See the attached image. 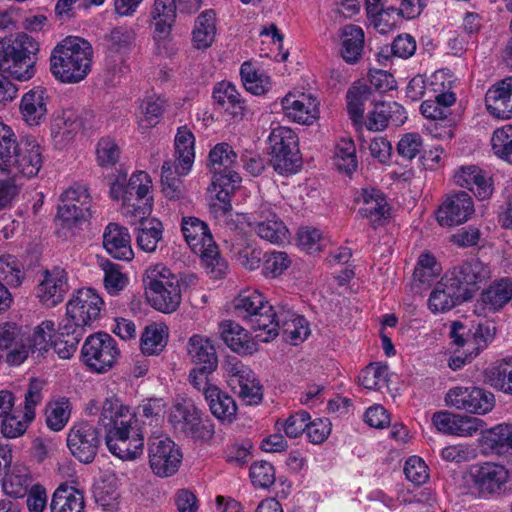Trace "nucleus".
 <instances>
[{
    "mask_svg": "<svg viewBox=\"0 0 512 512\" xmlns=\"http://www.w3.org/2000/svg\"><path fill=\"white\" fill-rule=\"evenodd\" d=\"M165 403L162 399L144 401L137 412L121 398L111 395L103 401L99 423L105 428V443L108 450L122 460H134L143 453L144 431L138 415L157 425L163 418Z\"/></svg>",
    "mask_w": 512,
    "mask_h": 512,
    "instance_id": "obj_1",
    "label": "nucleus"
},
{
    "mask_svg": "<svg viewBox=\"0 0 512 512\" xmlns=\"http://www.w3.org/2000/svg\"><path fill=\"white\" fill-rule=\"evenodd\" d=\"M93 48L77 36H68L58 43L50 55V71L56 80L64 84H76L91 71Z\"/></svg>",
    "mask_w": 512,
    "mask_h": 512,
    "instance_id": "obj_2",
    "label": "nucleus"
},
{
    "mask_svg": "<svg viewBox=\"0 0 512 512\" xmlns=\"http://www.w3.org/2000/svg\"><path fill=\"white\" fill-rule=\"evenodd\" d=\"M233 306L236 315L258 332L256 338L259 341L268 342L278 336L277 306L269 304L261 292L245 289L235 297Z\"/></svg>",
    "mask_w": 512,
    "mask_h": 512,
    "instance_id": "obj_3",
    "label": "nucleus"
},
{
    "mask_svg": "<svg viewBox=\"0 0 512 512\" xmlns=\"http://www.w3.org/2000/svg\"><path fill=\"white\" fill-rule=\"evenodd\" d=\"M181 230L189 247L200 256L207 274L214 279L222 278L228 265L220 256L208 225L197 217H183Z\"/></svg>",
    "mask_w": 512,
    "mask_h": 512,
    "instance_id": "obj_4",
    "label": "nucleus"
},
{
    "mask_svg": "<svg viewBox=\"0 0 512 512\" xmlns=\"http://www.w3.org/2000/svg\"><path fill=\"white\" fill-rule=\"evenodd\" d=\"M37 51V42L25 33L5 38L0 42V71L19 81L31 79Z\"/></svg>",
    "mask_w": 512,
    "mask_h": 512,
    "instance_id": "obj_5",
    "label": "nucleus"
},
{
    "mask_svg": "<svg viewBox=\"0 0 512 512\" xmlns=\"http://www.w3.org/2000/svg\"><path fill=\"white\" fill-rule=\"evenodd\" d=\"M209 168L213 174L212 186L216 198L225 205V211L231 209V194L241 182L240 175L233 170L237 154L225 142L216 144L209 153Z\"/></svg>",
    "mask_w": 512,
    "mask_h": 512,
    "instance_id": "obj_6",
    "label": "nucleus"
},
{
    "mask_svg": "<svg viewBox=\"0 0 512 512\" xmlns=\"http://www.w3.org/2000/svg\"><path fill=\"white\" fill-rule=\"evenodd\" d=\"M228 216L230 218L227 224L231 229L244 230L249 227L261 239L276 245L283 244L288 240L289 231L286 225L275 212L271 211L268 204L259 207L253 220L244 213H229Z\"/></svg>",
    "mask_w": 512,
    "mask_h": 512,
    "instance_id": "obj_7",
    "label": "nucleus"
},
{
    "mask_svg": "<svg viewBox=\"0 0 512 512\" xmlns=\"http://www.w3.org/2000/svg\"><path fill=\"white\" fill-rule=\"evenodd\" d=\"M104 309V301L93 288H81L76 290L66 304L65 324H70L74 329L84 331L100 318Z\"/></svg>",
    "mask_w": 512,
    "mask_h": 512,
    "instance_id": "obj_8",
    "label": "nucleus"
},
{
    "mask_svg": "<svg viewBox=\"0 0 512 512\" xmlns=\"http://www.w3.org/2000/svg\"><path fill=\"white\" fill-rule=\"evenodd\" d=\"M271 163L280 174L294 173L300 166L298 138L288 127L278 126L269 135Z\"/></svg>",
    "mask_w": 512,
    "mask_h": 512,
    "instance_id": "obj_9",
    "label": "nucleus"
},
{
    "mask_svg": "<svg viewBox=\"0 0 512 512\" xmlns=\"http://www.w3.org/2000/svg\"><path fill=\"white\" fill-rule=\"evenodd\" d=\"M82 360L90 370L104 373L116 363L120 351L116 340L105 332L90 335L81 350Z\"/></svg>",
    "mask_w": 512,
    "mask_h": 512,
    "instance_id": "obj_10",
    "label": "nucleus"
},
{
    "mask_svg": "<svg viewBox=\"0 0 512 512\" xmlns=\"http://www.w3.org/2000/svg\"><path fill=\"white\" fill-rule=\"evenodd\" d=\"M43 147L33 137L21 138L9 163L4 168L5 176L14 181L15 177L32 178L38 175L43 162Z\"/></svg>",
    "mask_w": 512,
    "mask_h": 512,
    "instance_id": "obj_11",
    "label": "nucleus"
},
{
    "mask_svg": "<svg viewBox=\"0 0 512 512\" xmlns=\"http://www.w3.org/2000/svg\"><path fill=\"white\" fill-rule=\"evenodd\" d=\"M91 196L88 189L75 184L62 192L57 207V218L64 227H72L91 217Z\"/></svg>",
    "mask_w": 512,
    "mask_h": 512,
    "instance_id": "obj_12",
    "label": "nucleus"
},
{
    "mask_svg": "<svg viewBox=\"0 0 512 512\" xmlns=\"http://www.w3.org/2000/svg\"><path fill=\"white\" fill-rule=\"evenodd\" d=\"M66 441L70 453L79 462L90 464L98 453L102 436L100 430L94 424L80 421L71 426Z\"/></svg>",
    "mask_w": 512,
    "mask_h": 512,
    "instance_id": "obj_13",
    "label": "nucleus"
},
{
    "mask_svg": "<svg viewBox=\"0 0 512 512\" xmlns=\"http://www.w3.org/2000/svg\"><path fill=\"white\" fill-rule=\"evenodd\" d=\"M469 476L473 487L483 498L501 495L510 480L509 470L504 465L495 462L472 465Z\"/></svg>",
    "mask_w": 512,
    "mask_h": 512,
    "instance_id": "obj_14",
    "label": "nucleus"
},
{
    "mask_svg": "<svg viewBox=\"0 0 512 512\" xmlns=\"http://www.w3.org/2000/svg\"><path fill=\"white\" fill-rule=\"evenodd\" d=\"M445 401L450 407L477 415H485L495 406L493 393L477 386L452 387Z\"/></svg>",
    "mask_w": 512,
    "mask_h": 512,
    "instance_id": "obj_15",
    "label": "nucleus"
},
{
    "mask_svg": "<svg viewBox=\"0 0 512 512\" xmlns=\"http://www.w3.org/2000/svg\"><path fill=\"white\" fill-rule=\"evenodd\" d=\"M149 465L158 477L174 475L182 462L180 448L168 437L153 438L148 445Z\"/></svg>",
    "mask_w": 512,
    "mask_h": 512,
    "instance_id": "obj_16",
    "label": "nucleus"
},
{
    "mask_svg": "<svg viewBox=\"0 0 512 512\" xmlns=\"http://www.w3.org/2000/svg\"><path fill=\"white\" fill-rule=\"evenodd\" d=\"M494 335L495 328L489 324H478L473 331H466L465 326L458 321L452 322L450 326L452 343L471 360L488 347Z\"/></svg>",
    "mask_w": 512,
    "mask_h": 512,
    "instance_id": "obj_17",
    "label": "nucleus"
},
{
    "mask_svg": "<svg viewBox=\"0 0 512 512\" xmlns=\"http://www.w3.org/2000/svg\"><path fill=\"white\" fill-rule=\"evenodd\" d=\"M168 422L175 431L197 440L210 439L214 433L212 424L202 421L200 412L192 405H173Z\"/></svg>",
    "mask_w": 512,
    "mask_h": 512,
    "instance_id": "obj_18",
    "label": "nucleus"
},
{
    "mask_svg": "<svg viewBox=\"0 0 512 512\" xmlns=\"http://www.w3.org/2000/svg\"><path fill=\"white\" fill-rule=\"evenodd\" d=\"M228 383L247 405H257L263 399L262 385L256 374L240 361L229 362L226 367Z\"/></svg>",
    "mask_w": 512,
    "mask_h": 512,
    "instance_id": "obj_19",
    "label": "nucleus"
},
{
    "mask_svg": "<svg viewBox=\"0 0 512 512\" xmlns=\"http://www.w3.org/2000/svg\"><path fill=\"white\" fill-rule=\"evenodd\" d=\"M475 212L472 197L465 191L446 195L437 209L436 219L443 227L461 225L471 219Z\"/></svg>",
    "mask_w": 512,
    "mask_h": 512,
    "instance_id": "obj_20",
    "label": "nucleus"
},
{
    "mask_svg": "<svg viewBox=\"0 0 512 512\" xmlns=\"http://www.w3.org/2000/svg\"><path fill=\"white\" fill-rule=\"evenodd\" d=\"M18 143L12 128L0 122V210L9 205L19 192L15 182L3 173Z\"/></svg>",
    "mask_w": 512,
    "mask_h": 512,
    "instance_id": "obj_21",
    "label": "nucleus"
},
{
    "mask_svg": "<svg viewBox=\"0 0 512 512\" xmlns=\"http://www.w3.org/2000/svg\"><path fill=\"white\" fill-rule=\"evenodd\" d=\"M319 101L311 93L289 92L281 99L283 114L291 121L312 125L319 118Z\"/></svg>",
    "mask_w": 512,
    "mask_h": 512,
    "instance_id": "obj_22",
    "label": "nucleus"
},
{
    "mask_svg": "<svg viewBox=\"0 0 512 512\" xmlns=\"http://www.w3.org/2000/svg\"><path fill=\"white\" fill-rule=\"evenodd\" d=\"M354 201L360 205L358 215L367 219L373 228L382 225L390 217V206L385 194L374 187H365L357 190Z\"/></svg>",
    "mask_w": 512,
    "mask_h": 512,
    "instance_id": "obj_23",
    "label": "nucleus"
},
{
    "mask_svg": "<svg viewBox=\"0 0 512 512\" xmlns=\"http://www.w3.org/2000/svg\"><path fill=\"white\" fill-rule=\"evenodd\" d=\"M450 281L469 299L480 284L490 277L489 267L479 259L473 258L454 267L447 275Z\"/></svg>",
    "mask_w": 512,
    "mask_h": 512,
    "instance_id": "obj_24",
    "label": "nucleus"
},
{
    "mask_svg": "<svg viewBox=\"0 0 512 512\" xmlns=\"http://www.w3.org/2000/svg\"><path fill=\"white\" fill-rule=\"evenodd\" d=\"M68 274L61 267L45 270L43 279L36 287V295L40 302L47 307L61 303L68 292Z\"/></svg>",
    "mask_w": 512,
    "mask_h": 512,
    "instance_id": "obj_25",
    "label": "nucleus"
},
{
    "mask_svg": "<svg viewBox=\"0 0 512 512\" xmlns=\"http://www.w3.org/2000/svg\"><path fill=\"white\" fill-rule=\"evenodd\" d=\"M457 186L470 190L478 200L489 199L494 191L492 177L476 165L459 167L454 173Z\"/></svg>",
    "mask_w": 512,
    "mask_h": 512,
    "instance_id": "obj_26",
    "label": "nucleus"
},
{
    "mask_svg": "<svg viewBox=\"0 0 512 512\" xmlns=\"http://www.w3.org/2000/svg\"><path fill=\"white\" fill-rule=\"evenodd\" d=\"M432 423L443 434L471 437L478 432L483 421L476 417L440 411L433 415Z\"/></svg>",
    "mask_w": 512,
    "mask_h": 512,
    "instance_id": "obj_27",
    "label": "nucleus"
},
{
    "mask_svg": "<svg viewBox=\"0 0 512 512\" xmlns=\"http://www.w3.org/2000/svg\"><path fill=\"white\" fill-rule=\"evenodd\" d=\"M49 96L45 89L36 87L26 92L19 104L21 119L28 126H39L46 121Z\"/></svg>",
    "mask_w": 512,
    "mask_h": 512,
    "instance_id": "obj_28",
    "label": "nucleus"
},
{
    "mask_svg": "<svg viewBox=\"0 0 512 512\" xmlns=\"http://www.w3.org/2000/svg\"><path fill=\"white\" fill-rule=\"evenodd\" d=\"M0 352H6V362L12 366H18L27 359L25 335L16 324L6 322L0 325Z\"/></svg>",
    "mask_w": 512,
    "mask_h": 512,
    "instance_id": "obj_29",
    "label": "nucleus"
},
{
    "mask_svg": "<svg viewBox=\"0 0 512 512\" xmlns=\"http://www.w3.org/2000/svg\"><path fill=\"white\" fill-rule=\"evenodd\" d=\"M276 322L279 329L282 328L287 341L293 345H298L310 335L308 321L301 315L293 311L289 303H280L277 305Z\"/></svg>",
    "mask_w": 512,
    "mask_h": 512,
    "instance_id": "obj_30",
    "label": "nucleus"
},
{
    "mask_svg": "<svg viewBox=\"0 0 512 512\" xmlns=\"http://www.w3.org/2000/svg\"><path fill=\"white\" fill-rule=\"evenodd\" d=\"M479 444L485 455L512 456V424L501 423L483 431Z\"/></svg>",
    "mask_w": 512,
    "mask_h": 512,
    "instance_id": "obj_31",
    "label": "nucleus"
},
{
    "mask_svg": "<svg viewBox=\"0 0 512 512\" xmlns=\"http://www.w3.org/2000/svg\"><path fill=\"white\" fill-rule=\"evenodd\" d=\"M103 247L106 252L117 260L130 261L134 253L128 229L118 223H109L103 232Z\"/></svg>",
    "mask_w": 512,
    "mask_h": 512,
    "instance_id": "obj_32",
    "label": "nucleus"
},
{
    "mask_svg": "<svg viewBox=\"0 0 512 512\" xmlns=\"http://www.w3.org/2000/svg\"><path fill=\"white\" fill-rule=\"evenodd\" d=\"M219 333L224 343L238 354L251 355L257 351V343L250 333L234 321L221 322Z\"/></svg>",
    "mask_w": 512,
    "mask_h": 512,
    "instance_id": "obj_33",
    "label": "nucleus"
},
{
    "mask_svg": "<svg viewBox=\"0 0 512 512\" xmlns=\"http://www.w3.org/2000/svg\"><path fill=\"white\" fill-rule=\"evenodd\" d=\"M463 294L464 292H461L448 276H445L430 293L428 308L434 314L447 312L460 302L467 300Z\"/></svg>",
    "mask_w": 512,
    "mask_h": 512,
    "instance_id": "obj_34",
    "label": "nucleus"
},
{
    "mask_svg": "<svg viewBox=\"0 0 512 512\" xmlns=\"http://www.w3.org/2000/svg\"><path fill=\"white\" fill-rule=\"evenodd\" d=\"M176 172L180 175H187L193 166L195 159V137L187 126L177 129L174 140Z\"/></svg>",
    "mask_w": 512,
    "mask_h": 512,
    "instance_id": "obj_35",
    "label": "nucleus"
},
{
    "mask_svg": "<svg viewBox=\"0 0 512 512\" xmlns=\"http://www.w3.org/2000/svg\"><path fill=\"white\" fill-rule=\"evenodd\" d=\"M216 14L212 9L202 11L195 19L191 32V44L196 50H207L216 38Z\"/></svg>",
    "mask_w": 512,
    "mask_h": 512,
    "instance_id": "obj_36",
    "label": "nucleus"
},
{
    "mask_svg": "<svg viewBox=\"0 0 512 512\" xmlns=\"http://www.w3.org/2000/svg\"><path fill=\"white\" fill-rule=\"evenodd\" d=\"M340 54L350 64L357 63L364 49V31L361 27L349 24L340 30Z\"/></svg>",
    "mask_w": 512,
    "mask_h": 512,
    "instance_id": "obj_37",
    "label": "nucleus"
},
{
    "mask_svg": "<svg viewBox=\"0 0 512 512\" xmlns=\"http://www.w3.org/2000/svg\"><path fill=\"white\" fill-rule=\"evenodd\" d=\"M84 508L83 492L67 484L55 490L50 504L51 512H84Z\"/></svg>",
    "mask_w": 512,
    "mask_h": 512,
    "instance_id": "obj_38",
    "label": "nucleus"
},
{
    "mask_svg": "<svg viewBox=\"0 0 512 512\" xmlns=\"http://www.w3.org/2000/svg\"><path fill=\"white\" fill-rule=\"evenodd\" d=\"M205 400L211 413L223 422H232L237 413L235 400L218 386L208 389Z\"/></svg>",
    "mask_w": 512,
    "mask_h": 512,
    "instance_id": "obj_39",
    "label": "nucleus"
},
{
    "mask_svg": "<svg viewBox=\"0 0 512 512\" xmlns=\"http://www.w3.org/2000/svg\"><path fill=\"white\" fill-rule=\"evenodd\" d=\"M213 99L234 117L242 118L244 115V101L232 83L226 81L217 83L213 89Z\"/></svg>",
    "mask_w": 512,
    "mask_h": 512,
    "instance_id": "obj_40",
    "label": "nucleus"
},
{
    "mask_svg": "<svg viewBox=\"0 0 512 512\" xmlns=\"http://www.w3.org/2000/svg\"><path fill=\"white\" fill-rule=\"evenodd\" d=\"M505 78L492 85L485 95V105L489 114L498 119H510V104Z\"/></svg>",
    "mask_w": 512,
    "mask_h": 512,
    "instance_id": "obj_41",
    "label": "nucleus"
},
{
    "mask_svg": "<svg viewBox=\"0 0 512 512\" xmlns=\"http://www.w3.org/2000/svg\"><path fill=\"white\" fill-rule=\"evenodd\" d=\"M188 355L196 365L208 364L209 369H217L218 357L211 340L202 335H193L188 342Z\"/></svg>",
    "mask_w": 512,
    "mask_h": 512,
    "instance_id": "obj_42",
    "label": "nucleus"
},
{
    "mask_svg": "<svg viewBox=\"0 0 512 512\" xmlns=\"http://www.w3.org/2000/svg\"><path fill=\"white\" fill-rule=\"evenodd\" d=\"M174 27H150L153 54L164 59H173L179 53V43L173 35Z\"/></svg>",
    "mask_w": 512,
    "mask_h": 512,
    "instance_id": "obj_43",
    "label": "nucleus"
},
{
    "mask_svg": "<svg viewBox=\"0 0 512 512\" xmlns=\"http://www.w3.org/2000/svg\"><path fill=\"white\" fill-rule=\"evenodd\" d=\"M31 485L29 469L23 465H15L8 472L2 481L3 492L13 498L24 497Z\"/></svg>",
    "mask_w": 512,
    "mask_h": 512,
    "instance_id": "obj_44",
    "label": "nucleus"
},
{
    "mask_svg": "<svg viewBox=\"0 0 512 512\" xmlns=\"http://www.w3.org/2000/svg\"><path fill=\"white\" fill-rule=\"evenodd\" d=\"M512 299V280L502 278L494 281L481 293V301L490 311H498Z\"/></svg>",
    "mask_w": 512,
    "mask_h": 512,
    "instance_id": "obj_45",
    "label": "nucleus"
},
{
    "mask_svg": "<svg viewBox=\"0 0 512 512\" xmlns=\"http://www.w3.org/2000/svg\"><path fill=\"white\" fill-rule=\"evenodd\" d=\"M82 121L76 111L67 109L57 116L51 125V135L59 142H69L82 129Z\"/></svg>",
    "mask_w": 512,
    "mask_h": 512,
    "instance_id": "obj_46",
    "label": "nucleus"
},
{
    "mask_svg": "<svg viewBox=\"0 0 512 512\" xmlns=\"http://www.w3.org/2000/svg\"><path fill=\"white\" fill-rule=\"evenodd\" d=\"M176 166L172 161H165L161 169V185L164 196L171 201L183 203L186 200V190Z\"/></svg>",
    "mask_w": 512,
    "mask_h": 512,
    "instance_id": "obj_47",
    "label": "nucleus"
},
{
    "mask_svg": "<svg viewBox=\"0 0 512 512\" xmlns=\"http://www.w3.org/2000/svg\"><path fill=\"white\" fill-rule=\"evenodd\" d=\"M168 336V327L164 323L147 325L141 336V351L146 355L160 353L167 344Z\"/></svg>",
    "mask_w": 512,
    "mask_h": 512,
    "instance_id": "obj_48",
    "label": "nucleus"
},
{
    "mask_svg": "<svg viewBox=\"0 0 512 512\" xmlns=\"http://www.w3.org/2000/svg\"><path fill=\"white\" fill-rule=\"evenodd\" d=\"M240 76L245 89L251 94L260 96L271 89L270 77L251 62L246 61L241 65Z\"/></svg>",
    "mask_w": 512,
    "mask_h": 512,
    "instance_id": "obj_49",
    "label": "nucleus"
},
{
    "mask_svg": "<svg viewBox=\"0 0 512 512\" xmlns=\"http://www.w3.org/2000/svg\"><path fill=\"white\" fill-rule=\"evenodd\" d=\"M145 283L147 291H159L163 289L164 286H168L172 289L170 290V294L175 297L176 290L173 284L180 283V280L178 276L172 273L165 265L156 264L146 270Z\"/></svg>",
    "mask_w": 512,
    "mask_h": 512,
    "instance_id": "obj_50",
    "label": "nucleus"
},
{
    "mask_svg": "<svg viewBox=\"0 0 512 512\" xmlns=\"http://www.w3.org/2000/svg\"><path fill=\"white\" fill-rule=\"evenodd\" d=\"M83 331L74 329L70 324H61L52 348L62 359H69L77 349Z\"/></svg>",
    "mask_w": 512,
    "mask_h": 512,
    "instance_id": "obj_51",
    "label": "nucleus"
},
{
    "mask_svg": "<svg viewBox=\"0 0 512 512\" xmlns=\"http://www.w3.org/2000/svg\"><path fill=\"white\" fill-rule=\"evenodd\" d=\"M55 325L52 321H44L38 325L31 336L25 335V345L29 352H47L53 346L55 339Z\"/></svg>",
    "mask_w": 512,
    "mask_h": 512,
    "instance_id": "obj_52",
    "label": "nucleus"
},
{
    "mask_svg": "<svg viewBox=\"0 0 512 512\" xmlns=\"http://www.w3.org/2000/svg\"><path fill=\"white\" fill-rule=\"evenodd\" d=\"M333 160L339 171L346 174L356 171L358 162L354 141L350 138L340 139L335 146Z\"/></svg>",
    "mask_w": 512,
    "mask_h": 512,
    "instance_id": "obj_53",
    "label": "nucleus"
},
{
    "mask_svg": "<svg viewBox=\"0 0 512 512\" xmlns=\"http://www.w3.org/2000/svg\"><path fill=\"white\" fill-rule=\"evenodd\" d=\"M25 279L23 264L17 257L5 254L0 256V282L12 288L22 285Z\"/></svg>",
    "mask_w": 512,
    "mask_h": 512,
    "instance_id": "obj_54",
    "label": "nucleus"
},
{
    "mask_svg": "<svg viewBox=\"0 0 512 512\" xmlns=\"http://www.w3.org/2000/svg\"><path fill=\"white\" fill-rule=\"evenodd\" d=\"M176 18V0H154L150 11V27H174Z\"/></svg>",
    "mask_w": 512,
    "mask_h": 512,
    "instance_id": "obj_55",
    "label": "nucleus"
},
{
    "mask_svg": "<svg viewBox=\"0 0 512 512\" xmlns=\"http://www.w3.org/2000/svg\"><path fill=\"white\" fill-rule=\"evenodd\" d=\"M141 227L137 231L136 241L138 247L145 252L156 250L158 242L162 238V224L157 220L139 222Z\"/></svg>",
    "mask_w": 512,
    "mask_h": 512,
    "instance_id": "obj_56",
    "label": "nucleus"
},
{
    "mask_svg": "<svg viewBox=\"0 0 512 512\" xmlns=\"http://www.w3.org/2000/svg\"><path fill=\"white\" fill-rule=\"evenodd\" d=\"M389 368L382 363H370L359 375V384L368 390H379L388 384Z\"/></svg>",
    "mask_w": 512,
    "mask_h": 512,
    "instance_id": "obj_57",
    "label": "nucleus"
},
{
    "mask_svg": "<svg viewBox=\"0 0 512 512\" xmlns=\"http://www.w3.org/2000/svg\"><path fill=\"white\" fill-rule=\"evenodd\" d=\"M176 296L170 294L171 288L164 286L159 291H147L148 299L151 305L158 311L163 313L174 312L181 303V287L180 283L174 284Z\"/></svg>",
    "mask_w": 512,
    "mask_h": 512,
    "instance_id": "obj_58",
    "label": "nucleus"
},
{
    "mask_svg": "<svg viewBox=\"0 0 512 512\" xmlns=\"http://www.w3.org/2000/svg\"><path fill=\"white\" fill-rule=\"evenodd\" d=\"M46 424L53 431H61L68 423L71 406L67 398L51 402L46 408Z\"/></svg>",
    "mask_w": 512,
    "mask_h": 512,
    "instance_id": "obj_59",
    "label": "nucleus"
},
{
    "mask_svg": "<svg viewBox=\"0 0 512 512\" xmlns=\"http://www.w3.org/2000/svg\"><path fill=\"white\" fill-rule=\"evenodd\" d=\"M153 198L137 200H124L121 205V214L132 225L148 220L152 212Z\"/></svg>",
    "mask_w": 512,
    "mask_h": 512,
    "instance_id": "obj_60",
    "label": "nucleus"
},
{
    "mask_svg": "<svg viewBox=\"0 0 512 512\" xmlns=\"http://www.w3.org/2000/svg\"><path fill=\"white\" fill-rule=\"evenodd\" d=\"M142 198H153L152 181L148 173L138 171L130 176L126 184L125 200Z\"/></svg>",
    "mask_w": 512,
    "mask_h": 512,
    "instance_id": "obj_61",
    "label": "nucleus"
},
{
    "mask_svg": "<svg viewBox=\"0 0 512 512\" xmlns=\"http://www.w3.org/2000/svg\"><path fill=\"white\" fill-rule=\"evenodd\" d=\"M328 243V239L323 232L315 227H300L297 232V244L307 253L313 254L320 252Z\"/></svg>",
    "mask_w": 512,
    "mask_h": 512,
    "instance_id": "obj_62",
    "label": "nucleus"
},
{
    "mask_svg": "<svg viewBox=\"0 0 512 512\" xmlns=\"http://www.w3.org/2000/svg\"><path fill=\"white\" fill-rule=\"evenodd\" d=\"M494 154L512 165V125L508 124L496 129L491 137Z\"/></svg>",
    "mask_w": 512,
    "mask_h": 512,
    "instance_id": "obj_63",
    "label": "nucleus"
},
{
    "mask_svg": "<svg viewBox=\"0 0 512 512\" xmlns=\"http://www.w3.org/2000/svg\"><path fill=\"white\" fill-rule=\"evenodd\" d=\"M121 151L115 139L102 137L96 147V160L102 168L114 167L120 159Z\"/></svg>",
    "mask_w": 512,
    "mask_h": 512,
    "instance_id": "obj_64",
    "label": "nucleus"
}]
</instances>
